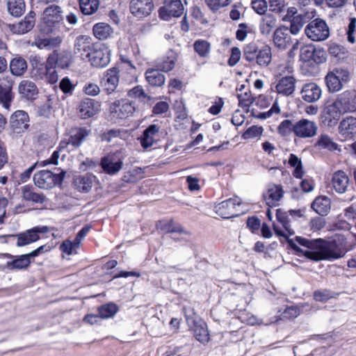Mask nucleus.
Masks as SVG:
<instances>
[{
  "label": "nucleus",
  "mask_w": 356,
  "mask_h": 356,
  "mask_svg": "<svg viewBox=\"0 0 356 356\" xmlns=\"http://www.w3.org/2000/svg\"><path fill=\"white\" fill-rule=\"evenodd\" d=\"M296 241L307 249L303 250L296 247H293V248L302 252L307 259L313 261L337 259L343 257L346 254V250L343 248L333 242H327L321 238L309 240L297 236Z\"/></svg>",
  "instance_id": "obj_1"
},
{
  "label": "nucleus",
  "mask_w": 356,
  "mask_h": 356,
  "mask_svg": "<svg viewBox=\"0 0 356 356\" xmlns=\"http://www.w3.org/2000/svg\"><path fill=\"white\" fill-rule=\"evenodd\" d=\"M61 8L58 6H50L43 12L42 20L49 32L65 30Z\"/></svg>",
  "instance_id": "obj_2"
},
{
  "label": "nucleus",
  "mask_w": 356,
  "mask_h": 356,
  "mask_svg": "<svg viewBox=\"0 0 356 356\" xmlns=\"http://www.w3.org/2000/svg\"><path fill=\"white\" fill-rule=\"evenodd\" d=\"M306 35L313 41H323L330 36V29L323 19L316 18L311 21L305 27Z\"/></svg>",
  "instance_id": "obj_3"
},
{
  "label": "nucleus",
  "mask_w": 356,
  "mask_h": 356,
  "mask_svg": "<svg viewBox=\"0 0 356 356\" xmlns=\"http://www.w3.org/2000/svg\"><path fill=\"white\" fill-rule=\"evenodd\" d=\"M29 117L24 111H17L10 118V136L17 138L26 132L29 127Z\"/></svg>",
  "instance_id": "obj_4"
},
{
  "label": "nucleus",
  "mask_w": 356,
  "mask_h": 356,
  "mask_svg": "<svg viewBox=\"0 0 356 356\" xmlns=\"http://www.w3.org/2000/svg\"><path fill=\"white\" fill-rule=\"evenodd\" d=\"M64 175L62 173L54 174L49 170H40L33 176V181L40 188L49 189L63 181Z\"/></svg>",
  "instance_id": "obj_5"
},
{
  "label": "nucleus",
  "mask_w": 356,
  "mask_h": 356,
  "mask_svg": "<svg viewBox=\"0 0 356 356\" xmlns=\"http://www.w3.org/2000/svg\"><path fill=\"white\" fill-rule=\"evenodd\" d=\"M49 231V229L47 226H37L24 232L17 234L7 235L6 236L17 238L16 245L17 247H22L37 241L40 238L39 234L47 233ZM5 236H1L0 238Z\"/></svg>",
  "instance_id": "obj_6"
},
{
  "label": "nucleus",
  "mask_w": 356,
  "mask_h": 356,
  "mask_svg": "<svg viewBox=\"0 0 356 356\" xmlns=\"http://www.w3.org/2000/svg\"><path fill=\"white\" fill-rule=\"evenodd\" d=\"M350 77L348 70L336 68L329 72L325 76V82L328 90L332 92H337L342 88V84L347 82Z\"/></svg>",
  "instance_id": "obj_7"
},
{
  "label": "nucleus",
  "mask_w": 356,
  "mask_h": 356,
  "mask_svg": "<svg viewBox=\"0 0 356 356\" xmlns=\"http://www.w3.org/2000/svg\"><path fill=\"white\" fill-rule=\"evenodd\" d=\"M241 201L239 198H229L217 204L214 209L217 214L223 218H230L238 216L241 213L238 209Z\"/></svg>",
  "instance_id": "obj_8"
},
{
  "label": "nucleus",
  "mask_w": 356,
  "mask_h": 356,
  "mask_svg": "<svg viewBox=\"0 0 356 356\" xmlns=\"http://www.w3.org/2000/svg\"><path fill=\"white\" fill-rule=\"evenodd\" d=\"M0 257L8 259V261L3 264V268L8 270H24L31 264V257L29 253L19 256L3 253L1 254Z\"/></svg>",
  "instance_id": "obj_9"
},
{
  "label": "nucleus",
  "mask_w": 356,
  "mask_h": 356,
  "mask_svg": "<svg viewBox=\"0 0 356 356\" xmlns=\"http://www.w3.org/2000/svg\"><path fill=\"white\" fill-rule=\"evenodd\" d=\"M184 6L181 0H165L164 6L159 10V17L164 20L171 17H178L184 13Z\"/></svg>",
  "instance_id": "obj_10"
},
{
  "label": "nucleus",
  "mask_w": 356,
  "mask_h": 356,
  "mask_svg": "<svg viewBox=\"0 0 356 356\" xmlns=\"http://www.w3.org/2000/svg\"><path fill=\"white\" fill-rule=\"evenodd\" d=\"M110 111L114 117L125 119L131 116L136 111L134 103L127 99L115 101L110 106Z\"/></svg>",
  "instance_id": "obj_11"
},
{
  "label": "nucleus",
  "mask_w": 356,
  "mask_h": 356,
  "mask_svg": "<svg viewBox=\"0 0 356 356\" xmlns=\"http://www.w3.org/2000/svg\"><path fill=\"white\" fill-rule=\"evenodd\" d=\"M154 8L152 0H131L129 3L130 13L140 19L149 16Z\"/></svg>",
  "instance_id": "obj_12"
},
{
  "label": "nucleus",
  "mask_w": 356,
  "mask_h": 356,
  "mask_svg": "<svg viewBox=\"0 0 356 356\" xmlns=\"http://www.w3.org/2000/svg\"><path fill=\"white\" fill-rule=\"evenodd\" d=\"M318 130L315 122L307 119H301L294 124L293 133L301 138H308L314 136Z\"/></svg>",
  "instance_id": "obj_13"
},
{
  "label": "nucleus",
  "mask_w": 356,
  "mask_h": 356,
  "mask_svg": "<svg viewBox=\"0 0 356 356\" xmlns=\"http://www.w3.org/2000/svg\"><path fill=\"white\" fill-rule=\"evenodd\" d=\"M120 70L117 67L107 70L101 79V85L106 94L113 93L117 88L120 81Z\"/></svg>",
  "instance_id": "obj_14"
},
{
  "label": "nucleus",
  "mask_w": 356,
  "mask_h": 356,
  "mask_svg": "<svg viewBox=\"0 0 356 356\" xmlns=\"http://www.w3.org/2000/svg\"><path fill=\"white\" fill-rule=\"evenodd\" d=\"M86 58L96 67H104L110 62V54L107 48L95 49L87 53Z\"/></svg>",
  "instance_id": "obj_15"
},
{
  "label": "nucleus",
  "mask_w": 356,
  "mask_h": 356,
  "mask_svg": "<svg viewBox=\"0 0 356 356\" xmlns=\"http://www.w3.org/2000/svg\"><path fill=\"white\" fill-rule=\"evenodd\" d=\"M276 217L278 222L282 225L283 229L278 227L277 225L273 224V230L276 235L286 238L289 236L295 234L294 229L291 227L289 216L280 209L277 210Z\"/></svg>",
  "instance_id": "obj_16"
},
{
  "label": "nucleus",
  "mask_w": 356,
  "mask_h": 356,
  "mask_svg": "<svg viewBox=\"0 0 356 356\" xmlns=\"http://www.w3.org/2000/svg\"><path fill=\"white\" fill-rule=\"evenodd\" d=\"M341 111L345 113L356 111V95L353 91H345L335 100Z\"/></svg>",
  "instance_id": "obj_17"
},
{
  "label": "nucleus",
  "mask_w": 356,
  "mask_h": 356,
  "mask_svg": "<svg viewBox=\"0 0 356 356\" xmlns=\"http://www.w3.org/2000/svg\"><path fill=\"white\" fill-rule=\"evenodd\" d=\"M188 325H193V334L195 339L201 343H207L209 341V334L207 324L203 321H195L191 314H186Z\"/></svg>",
  "instance_id": "obj_18"
},
{
  "label": "nucleus",
  "mask_w": 356,
  "mask_h": 356,
  "mask_svg": "<svg viewBox=\"0 0 356 356\" xmlns=\"http://www.w3.org/2000/svg\"><path fill=\"white\" fill-rule=\"evenodd\" d=\"M14 81L11 76L0 77V102L5 108H8L13 99L12 88Z\"/></svg>",
  "instance_id": "obj_19"
},
{
  "label": "nucleus",
  "mask_w": 356,
  "mask_h": 356,
  "mask_svg": "<svg viewBox=\"0 0 356 356\" xmlns=\"http://www.w3.org/2000/svg\"><path fill=\"white\" fill-rule=\"evenodd\" d=\"M284 195L282 187L280 185H269L267 190L263 193L266 204L270 207H277Z\"/></svg>",
  "instance_id": "obj_20"
},
{
  "label": "nucleus",
  "mask_w": 356,
  "mask_h": 356,
  "mask_svg": "<svg viewBox=\"0 0 356 356\" xmlns=\"http://www.w3.org/2000/svg\"><path fill=\"white\" fill-rule=\"evenodd\" d=\"M89 134L90 131L85 128L72 129L67 141L62 140L59 147L60 148H65L68 145H72L74 147H79Z\"/></svg>",
  "instance_id": "obj_21"
},
{
  "label": "nucleus",
  "mask_w": 356,
  "mask_h": 356,
  "mask_svg": "<svg viewBox=\"0 0 356 356\" xmlns=\"http://www.w3.org/2000/svg\"><path fill=\"white\" fill-rule=\"evenodd\" d=\"M291 34L289 29L284 26L277 28L273 33L275 46L280 49L289 47L292 42Z\"/></svg>",
  "instance_id": "obj_22"
},
{
  "label": "nucleus",
  "mask_w": 356,
  "mask_h": 356,
  "mask_svg": "<svg viewBox=\"0 0 356 356\" xmlns=\"http://www.w3.org/2000/svg\"><path fill=\"white\" fill-rule=\"evenodd\" d=\"M300 93L304 101L314 103L321 97L322 90L316 83L311 82L302 86Z\"/></svg>",
  "instance_id": "obj_23"
},
{
  "label": "nucleus",
  "mask_w": 356,
  "mask_h": 356,
  "mask_svg": "<svg viewBox=\"0 0 356 356\" xmlns=\"http://www.w3.org/2000/svg\"><path fill=\"white\" fill-rule=\"evenodd\" d=\"M99 106L95 100L90 98H85L81 100L79 106V113L81 118L87 119L99 111Z\"/></svg>",
  "instance_id": "obj_24"
},
{
  "label": "nucleus",
  "mask_w": 356,
  "mask_h": 356,
  "mask_svg": "<svg viewBox=\"0 0 356 356\" xmlns=\"http://www.w3.org/2000/svg\"><path fill=\"white\" fill-rule=\"evenodd\" d=\"M296 80L293 76L281 78L275 86L276 92L284 96L292 95L296 89Z\"/></svg>",
  "instance_id": "obj_25"
},
{
  "label": "nucleus",
  "mask_w": 356,
  "mask_h": 356,
  "mask_svg": "<svg viewBox=\"0 0 356 356\" xmlns=\"http://www.w3.org/2000/svg\"><path fill=\"white\" fill-rule=\"evenodd\" d=\"M159 127L151 124L143 132L140 138L141 146L144 149L151 147L159 139Z\"/></svg>",
  "instance_id": "obj_26"
},
{
  "label": "nucleus",
  "mask_w": 356,
  "mask_h": 356,
  "mask_svg": "<svg viewBox=\"0 0 356 356\" xmlns=\"http://www.w3.org/2000/svg\"><path fill=\"white\" fill-rule=\"evenodd\" d=\"M177 60V53L170 50L165 55L156 61V67L162 72H168L175 67Z\"/></svg>",
  "instance_id": "obj_27"
},
{
  "label": "nucleus",
  "mask_w": 356,
  "mask_h": 356,
  "mask_svg": "<svg viewBox=\"0 0 356 356\" xmlns=\"http://www.w3.org/2000/svg\"><path fill=\"white\" fill-rule=\"evenodd\" d=\"M349 184V178L343 171L339 170L333 174L332 185L335 191L339 194L346 192Z\"/></svg>",
  "instance_id": "obj_28"
},
{
  "label": "nucleus",
  "mask_w": 356,
  "mask_h": 356,
  "mask_svg": "<svg viewBox=\"0 0 356 356\" xmlns=\"http://www.w3.org/2000/svg\"><path fill=\"white\" fill-rule=\"evenodd\" d=\"M47 60L49 61V65H58V67L64 69L70 65L72 56L70 52L62 51L57 53L54 51L49 56Z\"/></svg>",
  "instance_id": "obj_29"
},
{
  "label": "nucleus",
  "mask_w": 356,
  "mask_h": 356,
  "mask_svg": "<svg viewBox=\"0 0 356 356\" xmlns=\"http://www.w3.org/2000/svg\"><path fill=\"white\" fill-rule=\"evenodd\" d=\"M35 13L33 12L29 13L23 20L18 23L13 24L12 31L17 34H24L30 31L35 25Z\"/></svg>",
  "instance_id": "obj_30"
},
{
  "label": "nucleus",
  "mask_w": 356,
  "mask_h": 356,
  "mask_svg": "<svg viewBox=\"0 0 356 356\" xmlns=\"http://www.w3.org/2000/svg\"><path fill=\"white\" fill-rule=\"evenodd\" d=\"M331 200L327 196H318L312 204V209L321 216H327L331 209Z\"/></svg>",
  "instance_id": "obj_31"
},
{
  "label": "nucleus",
  "mask_w": 356,
  "mask_h": 356,
  "mask_svg": "<svg viewBox=\"0 0 356 356\" xmlns=\"http://www.w3.org/2000/svg\"><path fill=\"white\" fill-rule=\"evenodd\" d=\"M162 71L154 68H149L145 72V79L148 83L154 87H161L165 84V76Z\"/></svg>",
  "instance_id": "obj_32"
},
{
  "label": "nucleus",
  "mask_w": 356,
  "mask_h": 356,
  "mask_svg": "<svg viewBox=\"0 0 356 356\" xmlns=\"http://www.w3.org/2000/svg\"><path fill=\"white\" fill-rule=\"evenodd\" d=\"M100 165L106 173L113 175L122 169L123 163L122 161H115L113 156H107L102 159Z\"/></svg>",
  "instance_id": "obj_33"
},
{
  "label": "nucleus",
  "mask_w": 356,
  "mask_h": 356,
  "mask_svg": "<svg viewBox=\"0 0 356 356\" xmlns=\"http://www.w3.org/2000/svg\"><path fill=\"white\" fill-rule=\"evenodd\" d=\"M91 38L88 35H79L76 38L74 42V51L76 54H80L81 56H86L87 53L91 51L92 47Z\"/></svg>",
  "instance_id": "obj_34"
},
{
  "label": "nucleus",
  "mask_w": 356,
  "mask_h": 356,
  "mask_svg": "<svg viewBox=\"0 0 356 356\" xmlns=\"http://www.w3.org/2000/svg\"><path fill=\"white\" fill-rule=\"evenodd\" d=\"M324 113L325 120L328 122V125L336 124L341 114H343L335 101L326 106Z\"/></svg>",
  "instance_id": "obj_35"
},
{
  "label": "nucleus",
  "mask_w": 356,
  "mask_h": 356,
  "mask_svg": "<svg viewBox=\"0 0 356 356\" xmlns=\"http://www.w3.org/2000/svg\"><path fill=\"white\" fill-rule=\"evenodd\" d=\"M19 92L27 99H34L38 93V89L33 81L23 80L18 87Z\"/></svg>",
  "instance_id": "obj_36"
},
{
  "label": "nucleus",
  "mask_w": 356,
  "mask_h": 356,
  "mask_svg": "<svg viewBox=\"0 0 356 356\" xmlns=\"http://www.w3.org/2000/svg\"><path fill=\"white\" fill-rule=\"evenodd\" d=\"M95 177L90 175L79 176L74 180V185L77 190L83 193H88L93 185Z\"/></svg>",
  "instance_id": "obj_37"
},
{
  "label": "nucleus",
  "mask_w": 356,
  "mask_h": 356,
  "mask_svg": "<svg viewBox=\"0 0 356 356\" xmlns=\"http://www.w3.org/2000/svg\"><path fill=\"white\" fill-rule=\"evenodd\" d=\"M315 147L331 152L337 149L339 150L338 144L336 143L330 136L325 134H321L318 136Z\"/></svg>",
  "instance_id": "obj_38"
},
{
  "label": "nucleus",
  "mask_w": 356,
  "mask_h": 356,
  "mask_svg": "<svg viewBox=\"0 0 356 356\" xmlns=\"http://www.w3.org/2000/svg\"><path fill=\"white\" fill-rule=\"evenodd\" d=\"M339 133L345 136H348L350 134L356 131V118L348 117L343 119L339 127Z\"/></svg>",
  "instance_id": "obj_39"
},
{
  "label": "nucleus",
  "mask_w": 356,
  "mask_h": 356,
  "mask_svg": "<svg viewBox=\"0 0 356 356\" xmlns=\"http://www.w3.org/2000/svg\"><path fill=\"white\" fill-rule=\"evenodd\" d=\"M27 69V63L25 59L22 57H16L10 63V70L15 76H22Z\"/></svg>",
  "instance_id": "obj_40"
},
{
  "label": "nucleus",
  "mask_w": 356,
  "mask_h": 356,
  "mask_svg": "<svg viewBox=\"0 0 356 356\" xmlns=\"http://www.w3.org/2000/svg\"><path fill=\"white\" fill-rule=\"evenodd\" d=\"M94 35L99 40H105L113 33V29L106 23L100 22L93 26Z\"/></svg>",
  "instance_id": "obj_41"
},
{
  "label": "nucleus",
  "mask_w": 356,
  "mask_h": 356,
  "mask_svg": "<svg viewBox=\"0 0 356 356\" xmlns=\"http://www.w3.org/2000/svg\"><path fill=\"white\" fill-rule=\"evenodd\" d=\"M276 19L271 15L264 16L260 22L259 29L263 35H268L275 28Z\"/></svg>",
  "instance_id": "obj_42"
},
{
  "label": "nucleus",
  "mask_w": 356,
  "mask_h": 356,
  "mask_svg": "<svg viewBox=\"0 0 356 356\" xmlns=\"http://www.w3.org/2000/svg\"><path fill=\"white\" fill-rule=\"evenodd\" d=\"M22 198L26 201H31L35 203H43L45 201V197L40 193H34L31 187L24 186L21 188Z\"/></svg>",
  "instance_id": "obj_43"
},
{
  "label": "nucleus",
  "mask_w": 356,
  "mask_h": 356,
  "mask_svg": "<svg viewBox=\"0 0 356 356\" xmlns=\"http://www.w3.org/2000/svg\"><path fill=\"white\" fill-rule=\"evenodd\" d=\"M7 8L11 15L19 17L25 10V3L24 0H8Z\"/></svg>",
  "instance_id": "obj_44"
},
{
  "label": "nucleus",
  "mask_w": 356,
  "mask_h": 356,
  "mask_svg": "<svg viewBox=\"0 0 356 356\" xmlns=\"http://www.w3.org/2000/svg\"><path fill=\"white\" fill-rule=\"evenodd\" d=\"M321 53L323 54V51H316L312 44L305 45L300 48V59L303 62H309L312 59L316 60L314 58L315 56Z\"/></svg>",
  "instance_id": "obj_45"
},
{
  "label": "nucleus",
  "mask_w": 356,
  "mask_h": 356,
  "mask_svg": "<svg viewBox=\"0 0 356 356\" xmlns=\"http://www.w3.org/2000/svg\"><path fill=\"white\" fill-rule=\"evenodd\" d=\"M79 5L83 14L90 15L97 10L99 1V0H79Z\"/></svg>",
  "instance_id": "obj_46"
},
{
  "label": "nucleus",
  "mask_w": 356,
  "mask_h": 356,
  "mask_svg": "<svg viewBox=\"0 0 356 356\" xmlns=\"http://www.w3.org/2000/svg\"><path fill=\"white\" fill-rule=\"evenodd\" d=\"M127 134L126 131L121 129H110L100 135L102 141L111 143L117 138L124 139Z\"/></svg>",
  "instance_id": "obj_47"
},
{
  "label": "nucleus",
  "mask_w": 356,
  "mask_h": 356,
  "mask_svg": "<svg viewBox=\"0 0 356 356\" xmlns=\"http://www.w3.org/2000/svg\"><path fill=\"white\" fill-rule=\"evenodd\" d=\"M245 89V86L241 85V88L239 89L241 92H237L236 96L238 99L239 106L246 108L249 107L252 104L254 99L248 89H246L243 92V90Z\"/></svg>",
  "instance_id": "obj_48"
},
{
  "label": "nucleus",
  "mask_w": 356,
  "mask_h": 356,
  "mask_svg": "<svg viewBox=\"0 0 356 356\" xmlns=\"http://www.w3.org/2000/svg\"><path fill=\"white\" fill-rule=\"evenodd\" d=\"M271 48L268 45L261 47L260 54L257 64L261 67H266L271 62Z\"/></svg>",
  "instance_id": "obj_49"
},
{
  "label": "nucleus",
  "mask_w": 356,
  "mask_h": 356,
  "mask_svg": "<svg viewBox=\"0 0 356 356\" xmlns=\"http://www.w3.org/2000/svg\"><path fill=\"white\" fill-rule=\"evenodd\" d=\"M289 164L295 168L293 175L296 178H302L304 174L301 159L296 155L291 154L289 159Z\"/></svg>",
  "instance_id": "obj_50"
},
{
  "label": "nucleus",
  "mask_w": 356,
  "mask_h": 356,
  "mask_svg": "<svg viewBox=\"0 0 356 356\" xmlns=\"http://www.w3.org/2000/svg\"><path fill=\"white\" fill-rule=\"evenodd\" d=\"M290 21L291 26L290 30L289 31L291 34L296 35L300 32L304 24L306 22V17L302 14H299L293 16Z\"/></svg>",
  "instance_id": "obj_51"
},
{
  "label": "nucleus",
  "mask_w": 356,
  "mask_h": 356,
  "mask_svg": "<svg viewBox=\"0 0 356 356\" xmlns=\"http://www.w3.org/2000/svg\"><path fill=\"white\" fill-rule=\"evenodd\" d=\"M193 46L195 52L201 57H207L210 53V43L207 40H197Z\"/></svg>",
  "instance_id": "obj_52"
},
{
  "label": "nucleus",
  "mask_w": 356,
  "mask_h": 356,
  "mask_svg": "<svg viewBox=\"0 0 356 356\" xmlns=\"http://www.w3.org/2000/svg\"><path fill=\"white\" fill-rule=\"evenodd\" d=\"M118 306L114 303H108L99 308V315L102 318L113 317L118 312Z\"/></svg>",
  "instance_id": "obj_53"
},
{
  "label": "nucleus",
  "mask_w": 356,
  "mask_h": 356,
  "mask_svg": "<svg viewBox=\"0 0 356 356\" xmlns=\"http://www.w3.org/2000/svg\"><path fill=\"white\" fill-rule=\"evenodd\" d=\"M157 226L166 233L184 232L181 226L175 224L172 220L166 222H159Z\"/></svg>",
  "instance_id": "obj_54"
},
{
  "label": "nucleus",
  "mask_w": 356,
  "mask_h": 356,
  "mask_svg": "<svg viewBox=\"0 0 356 356\" xmlns=\"http://www.w3.org/2000/svg\"><path fill=\"white\" fill-rule=\"evenodd\" d=\"M263 131L264 129L261 127L252 126L243 133L242 138L245 140L259 138Z\"/></svg>",
  "instance_id": "obj_55"
},
{
  "label": "nucleus",
  "mask_w": 356,
  "mask_h": 356,
  "mask_svg": "<svg viewBox=\"0 0 356 356\" xmlns=\"http://www.w3.org/2000/svg\"><path fill=\"white\" fill-rule=\"evenodd\" d=\"M47 72V60L46 63H36L33 66V76L36 79L43 80Z\"/></svg>",
  "instance_id": "obj_56"
},
{
  "label": "nucleus",
  "mask_w": 356,
  "mask_h": 356,
  "mask_svg": "<svg viewBox=\"0 0 356 356\" xmlns=\"http://www.w3.org/2000/svg\"><path fill=\"white\" fill-rule=\"evenodd\" d=\"M128 96L131 98L139 99L142 102H145L149 98L140 86H135L129 90Z\"/></svg>",
  "instance_id": "obj_57"
},
{
  "label": "nucleus",
  "mask_w": 356,
  "mask_h": 356,
  "mask_svg": "<svg viewBox=\"0 0 356 356\" xmlns=\"http://www.w3.org/2000/svg\"><path fill=\"white\" fill-rule=\"evenodd\" d=\"M258 46L254 43L247 44L243 49V57L249 62H253Z\"/></svg>",
  "instance_id": "obj_58"
},
{
  "label": "nucleus",
  "mask_w": 356,
  "mask_h": 356,
  "mask_svg": "<svg viewBox=\"0 0 356 356\" xmlns=\"http://www.w3.org/2000/svg\"><path fill=\"white\" fill-rule=\"evenodd\" d=\"M208 7L213 12L218 10L220 8L228 6L230 0H205Z\"/></svg>",
  "instance_id": "obj_59"
},
{
  "label": "nucleus",
  "mask_w": 356,
  "mask_h": 356,
  "mask_svg": "<svg viewBox=\"0 0 356 356\" xmlns=\"http://www.w3.org/2000/svg\"><path fill=\"white\" fill-rule=\"evenodd\" d=\"M59 88L63 93L72 94L75 88V86L68 77H64L59 83Z\"/></svg>",
  "instance_id": "obj_60"
},
{
  "label": "nucleus",
  "mask_w": 356,
  "mask_h": 356,
  "mask_svg": "<svg viewBox=\"0 0 356 356\" xmlns=\"http://www.w3.org/2000/svg\"><path fill=\"white\" fill-rule=\"evenodd\" d=\"M294 124L290 120H283L278 126V131L282 136L288 135L291 131L293 132Z\"/></svg>",
  "instance_id": "obj_61"
},
{
  "label": "nucleus",
  "mask_w": 356,
  "mask_h": 356,
  "mask_svg": "<svg viewBox=\"0 0 356 356\" xmlns=\"http://www.w3.org/2000/svg\"><path fill=\"white\" fill-rule=\"evenodd\" d=\"M45 79L51 84L56 83L58 80V75L56 70V66L54 65H49L48 60H47V72Z\"/></svg>",
  "instance_id": "obj_62"
},
{
  "label": "nucleus",
  "mask_w": 356,
  "mask_h": 356,
  "mask_svg": "<svg viewBox=\"0 0 356 356\" xmlns=\"http://www.w3.org/2000/svg\"><path fill=\"white\" fill-rule=\"evenodd\" d=\"M83 92L89 96H97L100 92L99 86L93 83H88L83 88Z\"/></svg>",
  "instance_id": "obj_63"
},
{
  "label": "nucleus",
  "mask_w": 356,
  "mask_h": 356,
  "mask_svg": "<svg viewBox=\"0 0 356 356\" xmlns=\"http://www.w3.org/2000/svg\"><path fill=\"white\" fill-rule=\"evenodd\" d=\"M253 10L259 15H264L267 10V2L265 0H254L252 2Z\"/></svg>",
  "instance_id": "obj_64"
}]
</instances>
